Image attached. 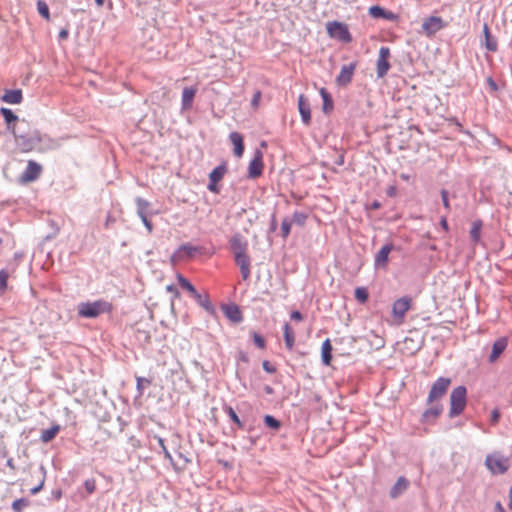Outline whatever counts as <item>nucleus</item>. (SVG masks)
<instances>
[{
    "label": "nucleus",
    "mask_w": 512,
    "mask_h": 512,
    "mask_svg": "<svg viewBox=\"0 0 512 512\" xmlns=\"http://www.w3.org/2000/svg\"><path fill=\"white\" fill-rule=\"evenodd\" d=\"M409 487V481L401 476L397 479L396 483L391 487L389 496L392 499L400 497Z\"/></svg>",
    "instance_id": "obj_18"
},
{
    "label": "nucleus",
    "mask_w": 512,
    "mask_h": 512,
    "mask_svg": "<svg viewBox=\"0 0 512 512\" xmlns=\"http://www.w3.org/2000/svg\"><path fill=\"white\" fill-rule=\"evenodd\" d=\"M485 465L492 474H504L509 469V459L500 453H493L486 457Z\"/></svg>",
    "instance_id": "obj_5"
},
{
    "label": "nucleus",
    "mask_w": 512,
    "mask_h": 512,
    "mask_svg": "<svg viewBox=\"0 0 512 512\" xmlns=\"http://www.w3.org/2000/svg\"><path fill=\"white\" fill-rule=\"evenodd\" d=\"M276 229H277V220H276L275 215H273L271 218V223H270V231L274 232Z\"/></svg>",
    "instance_id": "obj_62"
},
{
    "label": "nucleus",
    "mask_w": 512,
    "mask_h": 512,
    "mask_svg": "<svg viewBox=\"0 0 512 512\" xmlns=\"http://www.w3.org/2000/svg\"><path fill=\"white\" fill-rule=\"evenodd\" d=\"M207 189L210 192L218 194L220 192V189L218 187V182H213L212 180H209V183L207 185Z\"/></svg>",
    "instance_id": "obj_55"
},
{
    "label": "nucleus",
    "mask_w": 512,
    "mask_h": 512,
    "mask_svg": "<svg viewBox=\"0 0 512 512\" xmlns=\"http://www.w3.org/2000/svg\"><path fill=\"white\" fill-rule=\"evenodd\" d=\"M84 487L88 494H92L96 490V481L94 479H87L84 482Z\"/></svg>",
    "instance_id": "obj_49"
},
{
    "label": "nucleus",
    "mask_w": 512,
    "mask_h": 512,
    "mask_svg": "<svg viewBox=\"0 0 512 512\" xmlns=\"http://www.w3.org/2000/svg\"><path fill=\"white\" fill-rule=\"evenodd\" d=\"M263 154L260 150H256L253 159L248 166V178L256 179L263 173Z\"/></svg>",
    "instance_id": "obj_9"
},
{
    "label": "nucleus",
    "mask_w": 512,
    "mask_h": 512,
    "mask_svg": "<svg viewBox=\"0 0 512 512\" xmlns=\"http://www.w3.org/2000/svg\"><path fill=\"white\" fill-rule=\"evenodd\" d=\"M431 407L427 408L421 416L422 423H432L435 419H437L442 411L443 405L440 402H435L430 404Z\"/></svg>",
    "instance_id": "obj_13"
},
{
    "label": "nucleus",
    "mask_w": 512,
    "mask_h": 512,
    "mask_svg": "<svg viewBox=\"0 0 512 512\" xmlns=\"http://www.w3.org/2000/svg\"><path fill=\"white\" fill-rule=\"evenodd\" d=\"M41 171V165L35 161L30 160L23 174V179L25 181H34L39 177Z\"/></svg>",
    "instance_id": "obj_19"
},
{
    "label": "nucleus",
    "mask_w": 512,
    "mask_h": 512,
    "mask_svg": "<svg viewBox=\"0 0 512 512\" xmlns=\"http://www.w3.org/2000/svg\"><path fill=\"white\" fill-rule=\"evenodd\" d=\"M441 199H442V203H443V206L445 207V209L447 211L450 210V202H449V192L445 189H442L441 190Z\"/></svg>",
    "instance_id": "obj_50"
},
{
    "label": "nucleus",
    "mask_w": 512,
    "mask_h": 512,
    "mask_svg": "<svg viewBox=\"0 0 512 512\" xmlns=\"http://www.w3.org/2000/svg\"><path fill=\"white\" fill-rule=\"evenodd\" d=\"M29 505V500L26 498H19L13 501L12 509L16 512H21L25 507Z\"/></svg>",
    "instance_id": "obj_46"
},
{
    "label": "nucleus",
    "mask_w": 512,
    "mask_h": 512,
    "mask_svg": "<svg viewBox=\"0 0 512 512\" xmlns=\"http://www.w3.org/2000/svg\"><path fill=\"white\" fill-rule=\"evenodd\" d=\"M507 338L501 337L497 339L492 346V352L489 356V361L493 363L504 352L507 347Z\"/></svg>",
    "instance_id": "obj_21"
},
{
    "label": "nucleus",
    "mask_w": 512,
    "mask_h": 512,
    "mask_svg": "<svg viewBox=\"0 0 512 512\" xmlns=\"http://www.w3.org/2000/svg\"><path fill=\"white\" fill-rule=\"evenodd\" d=\"M390 57V49L389 47L382 46L379 49V56L377 59V77L383 78L390 69V63L388 61Z\"/></svg>",
    "instance_id": "obj_7"
},
{
    "label": "nucleus",
    "mask_w": 512,
    "mask_h": 512,
    "mask_svg": "<svg viewBox=\"0 0 512 512\" xmlns=\"http://www.w3.org/2000/svg\"><path fill=\"white\" fill-rule=\"evenodd\" d=\"M487 84L489 85L492 91H496L498 89L497 83L493 80L492 77L487 78Z\"/></svg>",
    "instance_id": "obj_61"
},
{
    "label": "nucleus",
    "mask_w": 512,
    "mask_h": 512,
    "mask_svg": "<svg viewBox=\"0 0 512 512\" xmlns=\"http://www.w3.org/2000/svg\"><path fill=\"white\" fill-rule=\"evenodd\" d=\"M229 244L234 257L246 254L248 251V241L239 233L231 237Z\"/></svg>",
    "instance_id": "obj_11"
},
{
    "label": "nucleus",
    "mask_w": 512,
    "mask_h": 512,
    "mask_svg": "<svg viewBox=\"0 0 512 512\" xmlns=\"http://www.w3.org/2000/svg\"><path fill=\"white\" fill-rule=\"evenodd\" d=\"M326 30L331 38L341 41L343 43H350L353 40L352 35L349 32L348 26L345 23L336 20L329 21L326 24Z\"/></svg>",
    "instance_id": "obj_4"
},
{
    "label": "nucleus",
    "mask_w": 512,
    "mask_h": 512,
    "mask_svg": "<svg viewBox=\"0 0 512 512\" xmlns=\"http://www.w3.org/2000/svg\"><path fill=\"white\" fill-rule=\"evenodd\" d=\"M12 134L15 137L17 145L23 152L38 149L39 144L42 143V133L39 130H33L28 134H20L16 129H12Z\"/></svg>",
    "instance_id": "obj_1"
},
{
    "label": "nucleus",
    "mask_w": 512,
    "mask_h": 512,
    "mask_svg": "<svg viewBox=\"0 0 512 512\" xmlns=\"http://www.w3.org/2000/svg\"><path fill=\"white\" fill-rule=\"evenodd\" d=\"M197 89L195 87H185L182 91L181 106L183 110H189L192 107Z\"/></svg>",
    "instance_id": "obj_22"
},
{
    "label": "nucleus",
    "mask_w": 512,
    "mask_h": 512,
    "mask_svg": "<svg viewBox=\"0 0 512 512\" xmlns=\"http://www.w3.org/2000/svg\"><path fill=\"white\" fill-rule=\"evenodd\" d=\"M177 280H178V284L180 285V287L186 291H188L191 296H193L194 294H196L197 290L196 288L192 285V283L187 279L185 278L182 274H178L177 275Z\"/></svg>",
    "instance_id": "obj_36"
},
{
    "label": "nucleus",
    "mask_w": 512,
    "mask_h": 512,
    "mask_svg": "<svg viewBox=\"0 0 512 512\" xmlns=\"http://www.w3.org/2000/svg\"><path fill=\"white\" fill-rule=\"evenodd\" d=\"M195 301L209 314H215V307L210 301L207 293L201 294L198 291L192 296Z\"/></svg>",
    "instance_id": "obj_20"
},
{
    "label": "nucleus",
    "mask_w": 512,
    "mask_h": 512,
    "mask_svg": "<svg viewBox=\"0 0 512 512\" xmlns=\"http://www.w3.org/2000/svg\"><path fill=\"white\" fill-rule=\"evenodd\" d=\"M198 250V247H195L189 243H185L179 246L177 253L183 254L187 257H192L196 252H198Z\"/></svg>",
    "instance_id": "obj_38"
},
{
    "label": "nucleus",
    "mask_w": 512,
    "mask_h": 512,
    "mask_svg": "<svg viewBox=\"0 0 512 512\" xmlns=\"http://www.w3.org/2000/svg\"><path fill=\"white\" fill-rule=\"evenodd\" d=\"M59 146L60 143L57 140L50 138L46 134H42V143L39 144L38 149H56Z\"/></svg>",
    "instance_id": "obj_35"
},
{
    "label": "nucleus",
    "mask_w": 512,
    "mask_h": 512,
    "mask_svg": "<svg viewBox=\"0 0 512 512\" xmlns=\"http://www.w3.org/2000/svg\"><path fill=\"white\" fill-rule=\"evenodd\" d=\"M263 421L268 428L274 431H278L282 425L281 422L272 415H265Z\"/></svg>",
    "instance_id": "obj_39"
},
{
    "label": "nucleus",
    "mask_w": 512,
    "mask_h": 512,
    "mask_svg": "<svg viewBox=\"0 0 512 512\" xmlns=\"http://www.w3.org/2000/svg\"><path fill=\"white\" fill-rule=\"evenodd\" d=\"M356 63H350L341 67L340 73L336 77L338 86H346L352 81Z\"/></svg>",
    "instance_id": "obj_12"
},
{
    "label": "nucleus",
    "mask_w": 512,
    "mask_h": 512,
    "mask_svg": "<svg viewBox=\"0 0 512 512\" xmlns=\"http://www.w3.org/2000/svg\"><path fill=\"white\" fill-rule=\"evenodd\" d=\"M483 34L485 38V47L490 52H496L498 49L497 40L491 35L487 23L483 24Z\"/></svg>",
    "instance_id": "obj_25"
},
{
    "label": "nucleus",
    "mask_w": 512,
    "mask_h": 512,
    "mask_svg": "<svg viewBox=\"0 0 512 512\" xmlns=\"http://www.w3.org/2000/svg\"><path fill=\"white\" fill-rule=\"evenodd\" d=\"M166 290L174 295V297H179L180 293L175 285H168Z\"/></svg>",
    "instance_id": "obj_59"
},
{
    "label": "nucleus",
    "mask_w": 512,
    "mask_h": 512,
    "mask_svg": "<svg viewBox=\"0 0 512 512\" xmlns=\"http://www.w3.org/2000/svg\"><path fill=\"white\" fill-rule=\"evenodd\" d=\"M500 411L499 409L495 408L492 410L491 412V418H490V421L493 425L497 424L499 422V419H500Z\"/></svg>",
    "instance_id": "obj_52"
},
{
    "label": "nucleus",
    "mask_w": 512,
    "mask_h": 512,
    "mask_svg": "<svg viewBox=\"0 0 512 512\" xmlns=\"http://www.w3.org/2000/svg\"><path fill=\"white\" fill-rule=\"evenodd\" d=\"M151 383H152V381L148 378L140 377V376L136 377V390H137L138 397L143 396L145 388L150 386Z\"/></svg>",
    "instance_id": "obj_37"
},
{
    "label": "nucleus",
    "mask_w": 512,
    "mask_h": 512,
    "mask_svg": "<svg viewBox=\"0 0 512 512\" xmlns=\"http://www.w3.org/2000/svg\"><path fill=\"white\" fill-rule=\"evenodd\" d=\"M320 95L323 100V111L329 113L333 109V100L325 88H321Z\"/></svg>",
    "instance_id": "obj_34"
},
{
    "label": "nucleus",
    "mask_w": 512,
    "mask_h": 512,
    "mask_svg": "<svg viewBox=\"0 0 512 512\" xmlns=\"http://www.w3.org/2000/svg\"><path fill=\"white\" fill-rule=\"evenodd\" d=\"M224 315L233 323H240L243 320V314L236 304L222 305Z\"/></svg>",
    "instance_id": "obj_16"
},
{
    "label": "nucleus",
    "mask_w": 512,
    "mask_h": 512,
    "mask_svg": "<svg viewBox=\"0 0 512 512\" xmlns=\"http://www.w3.org/2000/svg\"><path fill=\"white\" fill-rule=\"evenodd\" d=\"M283 334L286 348L292 350L295 344V334L290 324L287 322L283 326Z\"/></svg>",
    "instance_id": "obj_27"
},
{
    "label": "nucleus",
    "mask_w": 512,
    "mask_h": 512,
    "mask_svg": "<svg viewBox=\"0 0 512 512\" xmlns=\"http://www.w3.org/2000/svg\"><path fill=\"white\" fill-rule=\"evenodd\" d=\"M68 36H69L68 29H61L58 34V39H59V41H64L68 38Z\"/></svg>",
    "instance_id": "obj_58"
},
{
    "label": "nucleus",
    "mask_w": 512,
    "mask_h": 512,
    "mask_svg": "<svg viewBox=\"0 0 512 512\" xmlns=\"http://www.w3.org/2000/svg\"><path fill=\"white\" fill-rule=\"evenodd\" d=\"M227 172V166L225 163L215 167L209 174V180L213 182H219L223 179L224 175Z\"/></svg>",
    "instance_id": "obj_32"
},
{
    "label": "nucleus",
    "mask_w": 512,
    "mask_h": 512,
    "mask_svg": "<svg viewBox=\"0 0 512 512\" xmlns=\"http://www.w3.org/2000/svg\"><path fill=\"white\" fill-rule=\"evenodd\" d=\"M0 114L3 116L8 129L12 132V129H15L11 124L18 120V116L9 108L2 107L0 109Z\"/></svg>",
    "instance_id": "obj_30"
},
{
    "label": "nucleus",
    "mask_w": 512,
    "mask_h": 512,
    "mask_svg": "<svg viewBox=\"0 0 512 512\" xmlns=\"http://www.w3.org/2000/svg\"><path fill=\"white\" fill-rule=\"evenodd\" d=\"M10 276V272L7 269L0 270V295H4L8 289V278Z\"/></svg>",
    "instance_id": "obj_40"
},
{
    "label": "nucleus",
    "mask_w": 512,
    "mask_h": 512,
    "mask_svg": "<svg viewBox=\"0 0 512 512\" xmlns=\"http://www.w3.org/2000/svg\"><path fill=\"white\" fill-rule=\"evenodd\" d=\"M369 294L366 288L364 287H358L355 289V298L360 303H365L368 300Z\"/></svg>",
    "instance_id": "obj_47"
},
{
    "label": "nucleus",
    "mask_w": 512,
    "mask_h": 512,
    "mask_svg": "<svg viewBox=\"0 0 512 512\" xmlns=\"http://www.w3.org/2000/svg\"><path fill=\"white\" fill-rule=\"evenodd\" d=\"M481 229H482V222L480 220H476L472 223L469 233H470L471 241L474 244H476L480 241Z\"/></svg>",
    "instance_id": "obj_33"
},
{
    "label": "nucleus",
    "mask_w": 512,
    "mask_h": 512,
    "mask_svg": "<svg viewBox=\"0 0 512 512\" xmlns=\"http://www.w3.org/2000/svg\"><path fill=\"white\" fill-rule=\"evenodd\" d=\"M37 11L44 19H50L49 7L44 0L37 1Z\"/></svg>",
    "instance_id": "obj_42"
},
{
    "label": "nucleus",
    "mask_w": 512,
    "mask_h": 512,
    "mask_svg": "<svg viewBox=\"0 0 512 512\" xmlns=\"http://www.w3.org/2000/svg\"><path fill=\"white\" fill-rule=\"evenodd\" d=\"M250 335H251L252 340L257 348L265 349L266 340L262 335H260L259 333L255 332V331H251Z\"/></svg>",
    "instance_id": "obj_44"
},
{
    "label": "nucleus",
    "mask_w": 512,
    "mask_h": 512,
    "mask_svg": "<svg viewBox=\"0 0 512 512\" xmlns=\"http://www.w3.org/2000/svg\"><path fill=\"white\" fill-rule=\"evenodd\" d=\"M60 431V425L56 424L50 427L49 429H45L41 431L40 440L43 443H48L52 441L58 432Z\"/></svg>",
    "instance_id": "obj_29"
},
{
    "label": "nucleus",
    "mask_w": 512,
    "mask_h": 512,
    "mask_svg": "<svg viewBox=\"0 0 512 512\" xmlns=\"http://www.w3.org/2000/svg\"><path fill=\"white\" fill-rule=\"evenodd\" d=\"M238 359H239L240 361H242V362H245V363L249 362V358H248L247 354H246V353H244V352H240V353H239V355H238Z\"/></svg>",
    "instance_id": "obj_63"
},
{
    "label": "nucleus",
    "mask_w": 512,
    "mask_h": 512,
    "mask_svg": "<svg viewBox=\"0 0 512 512\" xmlns=\"http://www.w3.org/2000/svg\"><path fill=\"white\" fill-rule=\"evenodd\" d=\"M398 15L392 11H389V10H385V15L383 17V19H386L388 21H397L398 20Z\"/></svg>",
    "instance_id": "obj_54"
},
{
    "label": "nucleus",
    "mask_w": 512,
    "mask_h": 512,
    "mask_svg": "<svg viewBox=\"0 0 512 512\" xmlns=\"http://www.w3.org/2000/svg\"><path fill=\"white\" fill-rule=\"evenodd\" d=\"M23 96L20 89L6 90L2 96V100L9 104H19L22 102Z\"/></svg>",
    "instance_id": "obj_26"
},
{
    "label": "nucleus",
    "mask_w": 512,
    "mask_h": 512,
    "mask_svg": "<svg viewBox=\"0 0 512 512\" xmlns=\"http://www.w3.org/2000/svg\"><path fill=\"white\" fill-rule=\"evenodd\" d=\"M229 139L234 145L235 156L241 157L244 153V143L242 135L238 132H231L229 135Z\"/></svg>",
    "instance_id": "obj_23"
},
{
    "label": "nucleus",
    "mask_w": 512,
    "mask_h": 512,
    "mask_svg": "<svg viewBox=\"0 0 512 512\" xmlns=\"http://www.w3.org/2000/svg\"><path fill=\"white\" fill-rule=\"evenodd\" d=\"M467 402V389L465 386H457L454 388L450 394V410L449 417L454 418L460 415L465 407Z\"/></svg>",
    "instance_id": "obj_2"
},
{
    "label": "nucleus",
    "mask_w": 512,
    "mask_h": 512,
    "mask_svg": "<svg viewBox=\"0 0 512 512\" xmlns=\"http://www.w3.org/2000/svg\"><path fill=\"white\" fill-rule=\"evenodd\" d=\"M260 99H261V92L260 91L255 92V94L253 95L252 100H251L252 106L257 107Z\"/></svg>",
    "instance_id": "obj_57"
},
{
    "label": "nucleus",
    "mask_w": 512,
    "mask_h": 512,
    "mask_svg": "<svg viewBox=\"0 0 512 512\" xmlns=\"http://www.w3.org/2000/svg\"><path fill=\"white\" fill-rule=\"evenodd\" d=\"M451 384V379L447 377H439L431 386L428 393L427 404L439 402L445 394Z\"/></svg>",
    "instance_id": "obj_6"
},
{
    "label": "nucleus",
    "mask_w": 512,
    "mask_h": 512,
    "mask_svg": "<svg viewBox=\"0 0 512 512\" xmlns=\"http://www.w3.org/2000/svg\"><path fill=\"white\" fill-rule=\"evenodd\" d=\"M290 317H291V319H293L295 321H301L303 319V315L301 314V312H299L297 310L291 312Z\"/></svg>",
    "instance_id": "obj_60"
},
{
    "label": "nucleus",
    "mask_w": 512,
    "mask_h": 512,
    "mask_svg": "<svg viewBox=\"0 0 512 512\" xmlns=\"http://www.w3.org/2000/svg\"><path fill=\"white\" fill-rule=\"evenodd\" d=\"M394 249V245L392 243L385 244L374 257V266L376 268L386 267L388 263L389 253Z\"/></svg>",
    "instance_id": "obj_14"
},
{
    "label": "nucleus",
    "mask_w": 512,
    "mask_h": 512,
    "mask_svg": "<svg viewBox=\"0 0 512 512\" xmlns=\"http://www.w3.org/2000/svg\"><path fill=\"white\" fill-rule=\"evenodd\" d=\"M139 218L141 219L142 223L144 224V226L146 227L148 233H152L153 231V224L152 222L148 219V216H139Z\"/></svg>",
    "instance_id": "obj_51"
},
{
    "label": "nucleus",
    "mask_w": 512,
    "mask_h": 512,
    "mask_svg": "<svg viewBox=\"0 0 512 512\" xmlns=\"http://www.w3.org/2000/svg\"><path fill=\"white\" fill-rule=\"evenodd\" d=\"M223 411L230 418V420L237 426L239 429H245V425L243 421L239 418L235 410L231 406L225 405L223 407Z\"/></svg>",
    "instance_id": "obj_31"
},
{
    "label": "nucleus",
    "mask_w": 512,
    "mask_h": 512,
    "mask_svg": "<svg viewBox=\"0 0 512 512\" xmlns=\"http://www.w3.org/2000/svg\"><path fill=\"white\" fill-rule=\"evenodd\" d=\"M155 439L157 440L162 453L164 454L165 459L169 460L170 462L173 461L171 453L168 451L167 447L165 446L164 439L160 436H155Z\"/></svg>",
    "instance_id": "obj_48"
},
{
    "label": "nucleus",
    "mask_w": 512,
    "mask_h": 512,
    "mask_svg": "<svg viewBox=\"0 0 512 512\" xmlns=\"http://www.w3.org/2000/svg\"><path fill=\"white\" fill-rule=\"evenodd\" d=\"M135 203L137 206V215L138 216H149V215L156 214V212H153L150 210L151 203L149 201H147L146 199H144L142 197H137L135 199Z\"/></svg>",
    "instance_id": "obj_24"
},
{
    "label": "nucleus",
    "mask_w": 512,
    "mask_h": 512,
    "mask_svg": "<svg viewBox=\"0 0 512 512\" xmlns=\"http://www.w3.org/2000/svg\"><path fill=\"white\" fill-rule=\"evenodd\" d=\"M508 507L510 510H512V486L510 487V490H509V504H508Z\"/></svg>",
    "instance_id": "obj_64"
},
{
    "label": "nucleus",
    "mask_w": 512,
    "mask_h": 512,
    "mask_svg": "<svg viewBox=\"0 0 512 512\" xmlns=\"http://www.w3.org/2000/svg\"><path fill=\"white\" fill-rule=\"evenodd\" d=\"M262 367L267 373L272 374L276 372V368L267 360L263 361Z\"/></svg>",
    "instance_id": "obj_53"
},
{
    "label": "nucleus",
    "mask_w": 512,
    "mask_h": 512,
    "mask_svg": "<svg viewBox=\"0 0 512 512\" xmlns=\"http://www.w3.org/2000/svg\"><path fill=\"white\" fill-rule=\"evenodd\" d=\"M234 261L240 269L242 279L248 280L250 277V274H251V270H250L251 259L248 255V253L235 256Z\"/></svg>",
    "instance_id": "obj_15"
},
{
    "label": "nucleus",
    "mask_w": 512,
    "mask_h": 512,
    "mask_svg": "<svg viewBox=\"0 0 512 512\" xmlns=\"http://www.w3.org/2000/svg\"><path fill=\"white\" fill-rule=\"evenodd\" d=\"M292 221L289 218H284L281 223V235L286 239L291 232Z\"/></svg>",
    "instance_id": "obj_45"
},
{
    "label": "nucleus",
    "mask_w": 512,
    "mask_h": 512,
    "mask_svg": "<svg viewBox=\"0 0 512 512\" xmlns=\"http://www.w3.org/2000/svg\"><path fill=\"white\" fill-rule=\"evenodd\" d=\"M44 482H45V477L43 476V478L41 479L40 483L37 486L33 487L30 490V493L32 495H35V494L39 493L42 490L43 486H44Z\"/></svg>",
    "instance_id": "obj_56"
},
{
    "label": "nucleus",
    "mask_w": 512,
    "mask_h": 512,
    "mask_svg": "<svg viewBox=\"0 0 512 512\" xmlns=\"http://www.w3.org/2000/svg\"><path fill=\"white\" fill-rule=\"evenodd\" d=\"M385 10L383 7L379 5L371 6L368 10V14L374 19L383 18L385 15Z\"/></svg>",
    "instance_id": "obj_43"
},
{
    "label": "nucleus",
    "mask_w": 512,
    "mask_h": 512,
    "mask_svg": "<svg viewBox=\"0 0 512 512\" xmlns=\"http://www.w3.org/2000/svg\"><path fill=\"white\" fill-rule=\"evenodd\" d=\"M298 109L301 115V120L305 125H309L311 122V110L310 103L304 97V95H300L298 99Z\"/></svg>",
    "instance_id": "obj_17"
},
{
    "label": "nucleus",
    "mask_w": 512,
    "mask_h": 512,
    "mask_svg": "<svg viewBox=\"0 0 512 512\" xmlns=\"http://www.w3.org/2000/svg\"><path fill=\"white\" fill-rule=\"evenodd\" d=\"M111 305L104 300L82 302L78 305V314L84 318H96L100 314L110 311Z\"/></svg>",
    "instance_id": "obj_3"
},
{
    "label": "nucleus",
    "mask_w": 512,
    "mask_h": 512,
    "mask_svg": "<svg viewBox=\"0 0 512 512\" xmlns=\"http://www.w3.org/2000/svg\"><path fill=\"white\" fill-rule=\"evenodd\" d=\"M307 219H308L307 213L301 212V211H295L293 213L292 219H290V220L292 221V224L294 223V224L302 227L305 225Z\"/></svg>",
    "instance_id": "obj_41"
},
{
    "label": "nucleus",
    "mask_w": 512,
    "mask_h": 512,
    "mask_svg": "<svg viewBox=\"0 0 512 512\" xmlns=\"http://www.w3.org/2000/svg\"><path fill=\"white\" fill-rule=\"evenodd\" d=\"M332 345L330 339H326L321 347V359L324 365H330L332 360Z\"/></svg>",
    "instance_id": "obj_28"
},
{
    "label": "nucleus",
    "mask_w": 512,
    "mask_h": 512,
    "mask_svg": "<svg viewBox=\"0 0 512 512\" xmlns=\"http://www.w3.org/2000/svg\"><path fill=\"white\" fill-rule=\"evenodd\" d=\"M412 299L409 296L401 297L394 301L392 305V314L397 319H403L406 312L411 307Z\"/></svg>",
    "instance_id": "obj_10"
},
{
    "label": "nucleus",
    "mask_w": 512,
    "mask_h": 512,
    "mask_svg": "<svg viewBox=\"0 0 512 512\" xmlns=\"http://www.w3.org/2000/svg\"><path fill=\"white\" fill-rule=\"evenodd\" d=\"M446 24L441 17L430 16L422 23V30L427 36H433L441 29L445 28Z\"/></svg>",
    "instance_id": "obj_8"
}]
</instances>
